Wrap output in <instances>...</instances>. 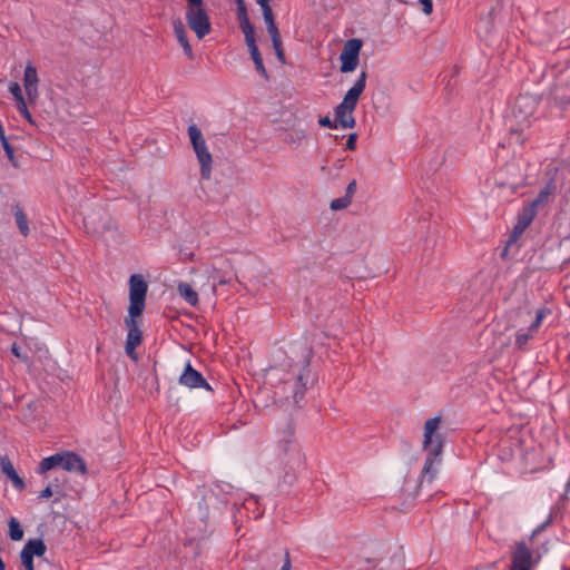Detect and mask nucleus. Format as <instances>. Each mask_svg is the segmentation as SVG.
I'll use <instances>...</instances> for the list:
<instances>
[{
  "label": "nucleus",
  "mask_w": 570,
  "mask_h": 570,
  "mask_svg": "<svg viewBox=\"0 0 570 570\" xmlns=\"http://www.w3.org/2000/svg\"><path fill=\"white\" fill-rule=\"evenodd\" d=\"M425 462L422 469L420 483H432L436 478L439 466L441 464V455L436 453L426 452Z\"/></svg>",
  "instance_id": "11"
},
{
  "label": "nucleus",
  "mask_w": 570,
  "mask_h": 570,
  "mask_svg": "<svg viewBox=\"0 0 570 570\" xmlns=\"http://www.w3.org/2000/svg\"><path fill=\"white\" fill-rule=\"evenodd\" d=\"M256 2H257V3L261 6V8H262L263 17H264V20H265L266 27H268L269 24L275 23V21H274V16H273V11H272V8H271V6H269L271 0H256Z\"/></svg>",
  "instance_id": "25"
},
{
  "label": "nucleus",
  "mask_w": 570,
  "mask_h": 570,
  "mask_svg": "<svg viewBox=\"0 0 570 570\" xmlns=\"http://www.w3.org/2000/svg\"><path fill=\"white\" fill-rule=\"evenodd\" d=\"M424 14L430 16L433 12V0H417Z\"/></svg>",
  "instance_id": "33"
},
{
  "label": "nucleus",
  "mask_w": 570,
  "mask_h": 570,
  "mask_svg": "<svg viewBox=\"0 0 570 570\" xmlns=\"http://www.w3.org/2000/svg\"><path fill=\"white\" fill-rule=\"evenodd\" d=\"M14 217H16V223H17V226H18L20 233L23 236H28V234H29L28 219H27V216L24 215L23 210L20 207H16Z\"/></svg>",
  "instance_id": "23"
},
{
  "label": "nucleus",
  "mask_w": 570,
  "mask_h": 570,
  "mask_svg": "<svg viewBox=\"0 0 570 570\" xmlns=\"http://www.w3.org/2000/svg\"><path fill=\"white\" fill-rule=\"evenodd\" d=\"M351 200L348 199V197L346 196H343V197H338V198H335L331 202V209L333 210H341V209H345L347 208L350 205H351Z\"/></svg>",
  "instance_id": "28"
},
{
  "label": "nucleus",
  "mask_w": 570,
  "mask_h": 570,
  "mask_svg": "<svg viewBox=\"0 0 570 570\" xmlns=\"http://www.w3.org/2000/svg\"><path fill=\"white\" fill-rule=\"evenodd\" d=\"M173 30L174 35L178 41V43L181 46L184 53L189 58H194V51L188 40V32L186 30L185 24L180 19H176L173 22Z\"/></svg>",
  "instance_id": "14"
},
{
  "label": "nucleus",
  "mask_w": 570,
  "mask_h": 570,
  "mask_svg": "<svg viewBox=\"0 0 570 570\" xmlns=\"http://www.w3.org/2000/svg\"><path fill=\"white\" fill-rule=\"evenodd\" d=\"M535 213H533L532 208H527L524 206L522 214L519 216L518 223L513 228V235L517 237L521 235L525 228L532 223L535 217Z\"/></svg>",
  "instance_id": "18"
},
{
  "label": "nucleus",
  "mask_w": 570,
  "mask_h": 570,
  "mask_svg": "<svg viewBox=\"0 0 570 570\" xmlns=\"http://www.w3.org/2000/svg\"><path fill=\"white\" fill-rule=\"evenodd\" d=\"M441 423V416H434L425 421L422 440V448L425 452L442 454L444 438L440 432Z\"/></svg>",
  "instance_id": "5"
},
{
  "label": "nucleus",
  "mask_w": 570,
  "mask_h": 570,
  "mask_svg": "<svg viewBox=\"0 0 570 570\" xmlns=\"http://www.w3.org/2000/svg\"><path fill=\"white\" fill-rule=\"evenodd\" d=\"M0 140H1L2 147H3L8 158L10 160H13V149L11 148L10 144L8 142L6 135L0 137Z\"/></svg>",
  "instance_id": "34"
},
{
  "label": "nucleus",
  "mask_w": 570,
  "mask_h": 570,
  "mask_svg": "<svg viewBox=\"0 0 570 570\" xmlns=\"http://www.w3.org/2000/svg\"><path fill=\"white\" fill-rule=\"evenodd\" d=\"M53 494L50 485L46 487L39 494V499H49Z\"/></svg>",
  "instance_id": "37"
},
{
  "label": "nucleus",
  "mask_w": 570,
  "mask_h": 570,
  "mask_svg": "<svg viewBox=\"0 0 570 570\" xmlns=\"http://www.w3.org/2000/svg\"><path fill=\"white\" fill-rule=\"evenodd\" d=\"M11 353L17 357L19 358L20 361L22 362H28V355L26 353L22 352L21 347L17 344V343H13L11 345Z\"/></svg>",
  "instance_id": "30"
},
{
  "label": "nucleus",
  "mask_w": 570,
  "mask_h": 570,
  "mask_svg": "<svg viewBox=\"0 0 570 570\" xmlns=\"http://www.w3.org/2000/svg\"><path fill=\"white\" fill-rule=\"evenodd\" d=\"M318 124L321 127H326V128H331V129H340L338 126H337V122L336 120H332L330 117L325 116V117H321L318 119Z\"/></svg>",
  "instance_id": "31"
},
{
  "label": "nucleus",
  "mask_w": 570,
  "mask_h": 570,
  "mask_svg": "<svg viewBox=\"0 0 570 570\" xmlns=\"http://www.w3.org/2000/svg\"><path fill=\"white\" fill-rule=\"evenodd\" d=\"M367 75L362 71L354 85L346 91L342 101L334 109V118L340 129H351L355 126L354 111L361 95L366 87Z\"/></svg>",
  "instance_id": "2"
},
{
  "label": "nucleus",
  "mask_w": 570,
  "mask_h": 570,
  "mask_svg": "<svg viewBox=\"0 0 570 570\" xmlns=\"http://www.w3.org/2000/svg\"><path fill=\"white\" fill-rule=\"evenodd\" d=\"M179 383L188 389H200L210 390L209 384L204 379L202 373L196 371L190 363H187L183 374L179 377Z\"/></svg>",
  "instance_id": "10"
},
{
  "label": "nucleus",
  "mask_w": 570,
  "mask_h": 570,
  "mask_svg": "<svg viewBox=\"0 0 570 570\" xmlns=\"http://www.w3.org/2000/svg\"><path fill=\"white\" fill-rule=\"evenodd\" d=\"M556 185L553 181L548 183L539 193L538 197L529 203L525 207L532 208L533 213L537 214V210L540 206H543L549 203L551 197L556 193Z\"/></svg>",
  "instance_id": "16"
},
{
  "label": "nucleus",
  "mask_w": 570,
  "mask_h": 570,
  "mask_svg": "<svg viewBox=\"0 0 570 570\" xmlns=\"http://www.w3.org/2000/svg\"><path fill=\"white\" fill-rule=\"evenodd\" d=\"M60 463V469L68 472L85 474L87 471V465L83 459L71 451L61 452Z\"/></svg>",
  "instance_id": "12"
},
{
  "label": "nucleus",
  "mask_w": 570,
  "mask_h": 570,
  "mask_svg": "<svg viewBox=\"0 0 570 570\" xmlns=\"http://www.w3.org/2000/svg\"><path fill=\"white\" fill-rule=\"evenodd\" d=\"M0 468H1V471L11 480L13 487L17 490L21 491L24 489L26 483L22 480V478H20L19 474L17 473V471L9 458H7V456L1 458Z\"/></svg>",
  "instance_id": "15"
},
{
  "label": "nucleus",
  "mask_w": 570,
  "mask_h": 570,
  "mask_svg": "<svg viewBox=\"0 0 570 570\" xmlns=\"http://www.w3.org/2000/svg\"><path fill=\"white\" fill-rule=\"evenodd\" d=\"M240 29L244 33L247 48L249 49L253 47H257L254 26L250 22H248V23L240 26Z\"/></svg>",
  "instance_id": "24"
},
{
  "label": "nucleus",
  "mask_w": 570,
  "mask_h": 570,
  "mask_svg": "<svg viewBox=\"0 0 570 570\" xmlns=\"http://www.w3.org/2000/svg\"><path fill=\"white\" fill-rule=\"evenodd\" d=\"M61 452L42 459L38 466V472L45 474L51 469L60 468Z\"/></svg>",
  "instance_id": "20"
},
{
  "label": "nucleus",
  "mask_w": 570,
  "mask_h": 570,
  "mask_svg": "<svg viewBox=\"0 0 570 570\" xmlns=\"http://www.w3.org/2000/svg\"><path fill=\"white\" fill-rule=\"evenodd\" d=\"M22 81L28 102L35 104L39 97V77L37 68L32 62L27 63Z\"/></svg>",
  "instance_id": "9"
},
{
  "label": "nucleus",
  "mask_w": 570,
  "mask_h": 570,
  "mask_svg": "<svg viewBox=\"0 0 570 570\" xmlns=\"http://www.w3.org/2000/svg\"><path fill=\"white\" fill-rule=\"evenodd\" d=\"M529 97H519L517 100V106H522L529 101Z\"/></svg>",
  "instance_id": "39"
},
{
  "label": "nucleus",
  "mask_w": 570,
  "mask_h": 570,
  "mask_svg": "<svg viewBox=\"0 0 570 570\" xmlns=\"http://www.w3.org/2000/svg\"><path fill=\"white\" fill-rule=\"evenodd\" d=\"M9 91L12 95L16 107L20 115L30 124H33L32 116L28 109L27 100L22 95L21 86L18 82H10L9 83Z\"/></svg>",
  "instance_id": "13"
},
{
  "label": "nucleus",
  "mask_w": 570,
  "mask_h": 570,
  "mask_svg": "<svg viewBox=\"0 0 570 570\" xmlns=\"http://www.w3.org/2000/svg\"><path fill=\"white\" fill-rule=\"evenodd\" d=\"M237 19L239 21V26L250 22L246 7L242 0L238 1Z\"/></svg>",
  "instance_id": "29"
},
{
  "label": "nucleus",
  "mask_w": 570,
  "mask_h": 570,
  "mask_svg": "<svg viewBox=\"0 0 570 570\" xmlns=\"http://www.w3.org/2000/svg\"><path fill=\"white\" fill-rule=\"evenodd\" d=\"M291 569H292V562H291L288 553H286L285 561H284L281 570H291Z\"/></svg>",
  "instance_id": "38"
},
{
  "label": "nucleus",
  "mask_w": 570,
  "mask_h": 570,
  "mask_svg": "<svg viewBox=\"0 0 570 570\" xmlns=\"http://www.w3.org/2000/svg\"><path fill=\"white\" fill-rule=\"evenodd\" d=\"M185 20L189 29L202 40L212 30V19L206 8L205 0H186Z\"/></svg>",
  "instance_id": "4"
},
{
  "label": "nucleus",
  "mask_w": 570,
  "mask_h": 570,
  "mask_svg": "<svg viewBox=\"0 0 570 570\" xmlns=\"http://www.w3.org/2000/svg\"><path fill=\"white\" fill-rule=\"evenodd\" d=\"M249 53H250V57L254 61V65H255V69L256 71L264 78V79H268V73H267V70L264 66V62H263V58H262V55L258 50V47H253V48H249Z\"/></svg>",
  "instance_id": "21"
},
{
  "label": "nucleus",
  "mask_w": 570,
  "mask_h": 570,
  "mask_svg": "<svg viewBox=\"0 0 570 570\" xmlns=\"http://www.w3.org/2000/svg\"><path fill=\"white\" fill-rule=\"evenodd\" d=\"M356 191V181L352 180L346 188V194L344 196L348 197V199L352 202L353 195Z\"/></svg>",
  "instance_id": "36"
},
{
  "label": "nucleus",
  "mask_w": 570,
  "mask_h": 570,
  "mask_svg": "<svg viewBox=\"0 0 570 570\" xmlns=\"http://www.w3.org/2000/svg\"><path fill=\"white\" fill-rule=\"evenodd\" d=\"M177 289L186 303L191 306H196L198 304V294L189 284L180 282L177 285Z\"/></svg>",
  "instance_id": "19"
},
{
  "label": "nucleus",
  "mask_w": 570,
  "mask_h": 570,
  "mask_svg": "<svg viewBox=\"0 0 570 570\" xmlns=\"http://www.w3.org/2000/svg\"><path fill=\"white\" fill-rule=\"evenodd\" d=\"M550 314L547 307L540 308L535 313V320L531 323L529 332H537L542 324V321Z\"/></svg>",
  "instance_id": "26"
},
{
  "label": "nucleus",
  "mask_w": 570,
  "mask_h": 570,
  "mask_svg": "<svg viewBox=\"0 0 570 570\" xmlns=\"http://www.w3.org/2000/svg\"><path fill=\"white\" fill-rule=\"evenodd\" d=\"M533 564V553L524 541H519L512 551L510 570H530Z\"/></svg>",
  "instance_id": "8"
},
{
  "label": "nucleus",
  "mask_w": 570,
  "mask_h": 570,
  "mask_svg": "<svg viewBox=\"0 0 570 570\" xmlns=\"http://www.w3.org/2000/svg\"><path fill=\"white\" fill-rule=\"evenodd\" d=\"M267 31L272 39V45L275 50L276 57L281 63H285V55L282 46V39L276 23L269 24Z\"/></svg>",
  "instance_id": "17"
},
{
  "label": "nucleus",
  "mask_w": 570,
  "mask_h": 570,
  "mask_svg": "<svg viewBox=\"0 0 570 570\" xmlns=\"http://www.w3.org/2000/svg\"><path fill=\"white\" fill-rule=\"evenodd\" d=\"M534 332H529L528 331H523V330H520L517 335H515V346L518 348H523L528 342L532 338V334Z\"/></svg>",
  "instance_id": "27"
},
{
  "label": "nucleus",
  "mask_w": 570,
  "mask_h": 570,
  "mask_svg": "<svg viewBox=\"0 0 570 570\" xmlns=\"http://www.w3.org/2000/svg\"><path fill=\"white\" fill-rule=\"evenodd\" d=\"M9 527V537L13 541H20L23 538V530L20 525V522L16 518H10L8 522Z\"/></svg>",
  "instance_id": "22"
},
{
  "label": "nucleus",
  "mask_w": 570,
  "mask_h": 570,
  "mask_svg": "<svg viewBox=\"0 0 570 570\" xmlns=\"http://www.w3.org/2000/svg\"><path fill=\"white\" fill-rule=\"evenodd\" d=\"M539 531H540V529L534 530L532 535H534V534H535V533H538Z\"/></svg>",
  "instance_id": "41"
},
{
  "label": "nucleus",
  "mask_w": 570,
  "mask_h": 570,
  "mask_svg": "<svg viewBox=\"0 0 570 570\" xmlns=\"http://www.w3.org/2000/svg\"><path fill=\"white\" fill-rule=\"evenodd\" d=\"M47 548L41 539H30L20 552L21 566L24 570H35V559H43Z\"/></svg>",
  "instance_id": "7"
},
{
  "label": "nucleus",
  "mask_w": 570,
  "mask_h": 570,
  "mask_svg": "<svg viewBox=\"0 0 570 570\" xmlns=\"http://www.w3.org/2000/svg\"><path fill=\"white\" fill-rule=\"evenodd\" d=\"M305 138V131L304 130H298L296 131L294 135H288L285 139V141L287 144H297L298 141H301L302 139Z\"/></svg>",
  "instance_id": "32"
},
{
  "label": "nucleus",
  "mask_w": 570,
  "mask_h": 570,
  "mask_svg": "<svg viewBox=\"0 0 570 570\" xmlns=\"http://www.w3.org/2000/svg\"><path fill=\"white\" fill-rule=\"evenodd\" d=\"M0 570H6V564L1 557H0Z\"/></svg>",
  "instance_id": "40"
},
{
  "label": "nucleus",
  "mask_w": 570,
  "mask_h": 570,
  "mask_svg": "<svg viewBox=\"0 0 570 570\" xmlns=\"http://www.w3.org/2000/svg\"><path fill=\"white\" fill-rule=\"evenodd\" d=\"M356 140H357V135L355 132L351 134L346 141V148L348 150H354L356 147Z\"/></svg>",
  "instance_id": "35"
},
{
  "label": "nucleus",
  "mask_w": 570,
  "mask_h": 570,
  "mask_svg": "<svg viewBox=\"0 0 570 570\" xmlns=\"http://www.w3.org/2000/svg\"><path fill=\"white\" fill-rule=\"evenodd\" d=\"M363 47V41L358 38L348 39L340 53V71L343 73L353 72L360 62V53Z\"/></svg>",
  "instance_id": "6"
},
{
  "label": "nucleus",
  "mask_w": 570,
  "mask_h": 570,
  "mask_svg": "<svg viewBox=\"0 0 570 570\" xmlns=\"http://www.w3.org/2000/svg\"><path fill=\"white\" fill-rule=\"evenodd\" d=\"M148 284L140 274H132L129 278V307L125 325L128 330L126 338V353L132 360L137 358L136 347L140 345L142 332L139 328V317L146 306Z\"/></svg>",
  "instance_id": "1"
},
{
  "label": "nucleus",
  "mask_w": 570,
  "mask_h": 570,
  "mask_svg": "<svg viewBox=\"0 0 570 570\" xmlns=\"http://www.w3.org/2000/svg\"><path fill=\"white\" fill-rule=\"evenodd\" d=\"M187 135L199 164L200 176L203 179H209L214 167V158L204 134L196 124H190L187 127Z\"/></svg>",
  "instance_id": "3"
}]
</instances>
